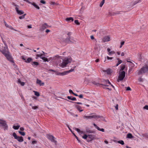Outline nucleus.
<instances>
[{"mask_svg":"<svg viewBox=\"0 0 148 148\" xmlns=\"http://www.w3.org/2000/svg\"><path fill=\"white\" fill-rule=\"evenodd\" d=\"M0 123L3 127L5 130L7 129L8 126L5 121L3 120L0 119Z\"/></svg>","mask_w":148,"mask_h":148,"instance_id":"obj_8","label":"nucleus"},{"mask_svg":"<svg viewBox=\"0 0 148 148\" xmlns=\"http://www.w3.org/2000/svg\"><path fill=\"white\" fill-rule=\"evenodd\" d=\"M75 103L77 104H82V103L79 102H75Z\"/></svg>","mask_w":148,"mask_h":148,"instance_id":"obj_62","label":"nucleus"},{"mask_svg":"<svg viewBox=\"0 0 148 148\" xmlns=\"http://www.w3.org/2000/svg\"><path fill=\"white\" fill-rule=\"evenodd\" d=\"M90 38L92 40H93L95 38L93 36H90Z\"/></svg>","mask_w":148,"mask_h":148,"instance_id":"obj_60","label":"nucleus"},{"mask_svg":"<svg viewBox=\"0 0 148 148\" xmlns=\"http://www.w3.org/2000/svg\"><path fill=\"white\" fill-rule=\"evenodd\" d=\"M70 37L69 36L68 37L66 38H62L61 39L62 42L66 43H68L70 42Z\"/></svg>","mask_w":148,"mask_h":148,"instance_id":"obj_12","label":"nucleus"},{"mask_svg":"<svg viewBox=\"0 0 148 148\" xmlns=\"http://www.w3.org/2000/svg\"><path fill=\"white\" fill-rule=\"evenodd\" d=\"M66 20L67 21L70 22L73 21V18L71 17H67L66 18Z\"/></svg>","mask_w":148,"mask_h":148,"instance_id":"obj_20","label":"nucleus"},{"mask_svg":"<svg viewBox=\"0 0 148 148\" xmlns=\"http://www.w3.org/2000/svg\"><path fill=\"white\" fill-rule=\"evenodd\" d=\"M32 60V59L31 58H27L26 60L25 61V62L26 63H29Z\"/></svg>","mask_w":148,"mask_h":148,"instance_id":"obj_25","label":"nucleus"},{"mask_svg":"<svg viewBox=\"0 0 148 148\" xmlns=\"http://www.w3.org/2000/svg\"><path fill=\"white\" fill-rule=\"evenodd\" d=\"M94 126L98 130L100 131H101L102 132H104V130L103 128H100L96 124H95V123H94L93 124Z\"/></svg>","mask_w":148,"mask_h":148,"instance_id":"obj_18","label":"nucleus"},{"mask_svg":"<svg viewBox=\"0 0 148 148\" xmlns=\"http://www.w3.org/2000/svg\"><path fill=\"white\" fill-rule=\"evenodd\" d=\"M148 71V66H145L143 67L138 72V75H142Z\"/></svg>","mask_w":148,"mask_h":148,"instance_id":"obj_3","label":"nucleus"},{"mask_svg":"<svg viewBox=\"0 0 148 148\" xmlns=\"http://www.w3.org/2000/svg\"><path fill=\"white\" fill-rule=\"evenodd\" d=\"M117 60H118V63L116 65V66H118L122 62V60L119 59V58H117Z\"/></svg>","mask_w":148,"mask_h":148,"instance_id":"obj_24","label":"nucleus"},{"mask_svg":"<svg viewBox=\"0 0 148 148\" xmlns=\"http://www.w3.org/2000/svg\"><path fill=\"white\" fill-rule=\"evenodd\" d=\"M50 31L49 29H47L45 31V32L47 33H48L49 32H50Z\"/></svg>","mask_w":148,"mask_h":148,"instance_id":"obj_64","label":"nucleus"},{"mask_svg":"<svg viewBox=\"0 0 148 148\" xmlns=\"http://www.w3.org/2000/svg\"><path fill=\"white\" fill-rule=\"evenodd\" d=\"M117 143H119L122 145H123L124 144V141L122 140H120L118 141Z\"/></svg>","mask_w":148,"mask_h":148,"instance_id":"obj_33","label":"nucleus"},{"mask_svg":"<svg viewBox=\"0 0 148 148\" xmlns=\"http://www.w3.org/2000/svg\"><path fill=\"white\" fill-rule=\"evenodd\" d=\"M74 70V69H71L69 71H64L62 73L56 72V74L57 75L62 76L66 75L67 73H69L70 72L73 71Z\"/></svg>","mask_w":148,"mask_h":148,"instance_id":"obj_4","label":"nucleus"},{"mask_svg":"<svg viewBox=\"0 0 148 148\" xmlns=\"http://www.w3.org/2000/svg\"><path fill=\"white\" fill-rule=\"evenodd\" d=\"M67 98L71 100L72 101L76 100V98H75V97H73V98H71V97L68 96L67 97Z\"/></svg>","mask_w":148,"mask_h":148,"instance_id":"obj_23","label":"nucleus"},{"mask_svg":"<svg viewBox=\"0 0 148 148\" xmlns=\"http://www.w3.org/2000/svg\"><path fill=\"white\" fill-rule=\"evenodd\" d=\"M20 130H21V131H23V130H24V128L23 127H21L20 128Z\"/></svg>","mask_w":148,"mask_h":148,"instance_id":"obj_63","label":"nucleus"},{"mask_svg":"<svg viewBox=\"0 0 148 148\" xmlns=\"http://www.w3.org/2000/svg\"><path fill=\"white\" fill-rule=\"evenodd\" d=\"M12 4L14 5V6H15L16 7H18V5H16V4H15L14 3H12Z\"/></svg>","mask_w":148,"mask_h":148,"instance_id":"obj_53","label":"nucleus"},{"mask_svg":"<svg viewBox=\"0 0 148 148\" xmlns=\"http://www.w3.org/2000/svg\"><path fill=\"white\" fill-rule=\"evenodd\" d=\"M34 94L35 95L37 96H39L40 94L39 92L36 91H34Z\"/></svg>","mask_w":148,"mask_h":148,"instance_id":"obj_38","label":"nucleus"},{"mask_svg":"<svg viewBox=\"0 0 148 148\" xmlns=\"http://www.w3.org/2000/svg\"><path fill=\"white\" fill-rule=\"evenodd\" d=\"M71 58H66L63 60L62 62L60 64L59 66L62 68H64L66 66L67 64L71 63Z\"/></svg>","mask_w":148,"mask_h":148,"instance_id":"obj_1","label":"nucleus"},{"mask_svg":"<svg viewBox=\"0 0 148 148\" xmlns=\"http://www.w3.org/2000/svg\"><path fill=\"white\" fill-rule=\"evenodd\" d=\"M24 1H25L28 3H29L30 4H31L34 7H35L36 8L38 9H39L40 8L37 5L36 3L34 2H33L32 3L29 2L28 0H23Z\"/></svg>","mask_w":148,"mask_h":148,"instance_id":"obj_10","label":"nucleus"},{"mask_svg":"<svg viewBox=\"0 0 148 148\" xmlns=\"http://www.w3.org/2000/svg\"><path fill=\"white\" fill-rule=\"evenodd\" d=\"M104 83L105 84H103L104 85H102V87H103V88H105V86H109V85H107L108 84H106V83Z\"/></svg>","mask_w":148,"mask_h":148,"instance_id":"obj_46","label":"nucleus"},{"mask_svg":"<svg viewBox=\"0 0 148 148\" xmlns=\"http://www.w3.org/2000/svg\"><path fill=\"white\" fill-rule=\"evenodd\" d=\"M41 58H42L44 62H48L47 58H46L45 57H41Z\"/></svg>","mask_w":148,"mask_h":148,"instance_id":"obj_34","label":"nucleus"},{"mask_svg":"<svg viewBox=\"0 0 148 148\" xmlns=\"http://www.w3.org/2000/svg\"><path fill=\"white\" fill-rule=\"evenodd\" d=\"M104 2H105L104 1V0H102L99 4V6L100 7H102L103 5L104 4Z\"/></svg>","mask_w":148,"mask_h":148,"instance_id":"obj_40","label":"nucleus"},{"mask_svg":"<svg viewBox=\"0 0 148 148\" xmlns=\"http://www.w3.org/2000/svg\"><path fill=\"white\" fill-rule=\"evenodd\" d=\"M115 53V52L113 51H111L110 52L108 53V54L109 55H110L111 54H114Z\"/></svg>","mask_w":148,"mask_h":148,"instance_id":"obj_45","label":"nucleus"},{"mask_svg":"<svg viewBox=\"0 0 148 148\" xmlns=\"http://www.w3.org/2000/svg\"><path fill=\"white\" fill-rule=\"evenodd\" d=\"M72 134L75 136V138H76L77 140H78L79 142L80 143L81 142L80 140L78 138V137L76 135L73 133L72 132Z\"/></svg>","mask_w":148,"mask_h":148,"instance_id":"obj_29","label":"nucleus"},{"mask_svg":"<svg viewBox=\"0 0 148 148\" xmlns=\"http://www.w3.org/2000/svg\"><path fill=\"white\" fill-rule=\"evenodd\" d=\"M50 59L51 60H54V61L56 62V63H58L61 60H60L61 57L58 55H56L55 56L53 57L52 58H50Z\"/></svg>","mask_w":148,"mask_h":148,"instance_id":"obj_6","label":"nucleus"},{"mask_svg":"<svg viewBox=\"0 0 148 148\" xmlns=\"http://www.w3.org/2000/svg\"><path fill=\"white\" fill-rule=\"evenodd\" d=\"M69 92L70 93H72L73 94V93H74L73 91L72 90H69Z\"/></svg>","mask_w":148,"mask_h":148,"instance_id":"obj_59","label":"nucleus"},{"mask_svg":"<svg viewBox=\"0 0 148 148\" xmlns=\"http://www.w3.org/2000/svg\"><path fill=\"white\" fill-rule=\"evenodd\" d=\"M86 132L89 133H91L93 132L92 131L90 130L89 129H86Z\"/></svg>","mask_w":148,"mask_h":148,"instance_id":"obj_27","label":"nucleus"},{"mask_svg":"<svg viewBox=\"0 0 148 148\" xmlns=\"http://www.w3.org/2000/svg\"><path fill=\"white\" fill-rule=\"evenodd\" d=\"M102 40L104 42L109 41L110 40V37L109 36H106L102 38Z\"/></svg>","mask_w":148,"mask_h":148,"instance_id":"obj_13","label":"nucleus"},{"mask_svg":"<svg viewBox=\"0 0 148 148\" xmlns=\"http://www.w3.org/2000/svg\"><path fill=\"white\" fill-rule=\"evenodd\" d=\"M20 84L21 86H23L25 84V83L24 82H21Z\"/></svg>","mask_w":148,"mask_h":148,"instance_id":"obj_55","label":"nucleus"},{"mask_svg":"<svg viewBox=\"0 0 148 148\" xmlns=\"http://www.w3.org/2000/svg\"><path fill=\"white\" fill-rule=\"evenodd\" d=\"M47 137L52 142H54L56 145V144L57 141L55 140V138L53 136L50 134H48L47 135Z\"/></svg>","mask_w":148,"mask_h":148,"instance_id":"obj_7","label":"nucleus"},{"mask_svg":"<svg viewBox=\"0 0 148 148\" xmlns=\"http://www.w3.org/2000/svg\"><path fill=\"white\" fill-rule=\"evenodd\" d=\"M16 10L17 13L19 15L23 14H24V12L22 10H19L18 7H16L15 8Z\"/></svg>","mask_w":148,"mask_h":148,"instance_id":"obj_16","label":"nucleus"},{"mask_svg":"<svg viewBox=\"0 0 148 148\" xmlns=\"http://www.w3.org/2000/svg\"><path fill=\"white\" fill-rule=\"evenodd\" d=\"M143 109L147 110H148V105H146L143 107Z\"/></svg>","mask_w":148,"mask_h":148,"instance_id":"obj_48","label":"nucleus"},{"mask_svg":"<svg viewBox=\"0 0 148 148\" xmlns=\"http://www.w3.org/2000/svg\"><path fill=\"white\" fill-rule=\"evenodd\" d=\"M94 136L92 134H90L88 135V137L90 139V140H92L94 138Z\"/></svg>","mask_w":148,"mask_h":148,"instance_id":"obj_30","label":"nucleus"},{"mask_svg":"<svg viewBox=\"0 0 148 148\" xmlns=\"http://www.w3.org/2000/svg\"><path fill=\"white\" fill-rule=\"evenodd\" d=\"M75 130L77 131V132H80V129H79L78 128H75Z\"/></svg>","mask_w":148,"mask_h":148,"instance_id":"obj_51","label":"nucleus"},{"mask_svg":"<svg viewBox=\"0 0 148 148\" xmlns=\"http://www.w3.org/2000/svg\"><path fill=\"white\" fill-rule=\"evenodd\" d=\"M20 127V125H17V126H13V128L15 130H18L19 129Z\"/></svg>","mask_w":148,"mask_h":148,"instance_id":"obj_36","label":"nucleus"},{"mask_svg":"<svg viewBox=\"0 0 148 148\" xmlns=\"http://www.w3.org/2000/svg\"><path fill=\"white\" fill-rule=\"evenodd\" d=\"M4 48H5V50H3L1 51V53L4 55L5 56L6 55L9 53L8 51V48L7 46L4 47Z\"/></svg>","mask_w":148,"mask_h":148,"instance_id":"obj_14","label":"nucleus"},{"mask_svg":"<svg viewBox=\"0 0 148 148\" xmlns=\"http://www.w3.org/2000/svg\"><path fill=\"white\" fill-rule=\"evenodd\" d=\"M32 108L33 109L35 110L37 108H38V107L37 106H32Z\"/></svg>","mask_w":148,"mask_h":148,"instance_id":"obj_49","label":"nucleus"},{"mask_svg":"<svg viewBox=\"0 0 148 148\" xmlns=\"http://www.w3.org/2000/svg\"><path fill=\"white\" fill-rule=\"evenodd\" d=\"M125 72L124 71L121 72L119 71L118 79H117V81L119 82L120 81L122 80L125 76Z\"/></svg>","mask_w":148,"mask_h":148,"instance_id":"obj_2","label":"nucleus"},{"mask_svg":"<svg viewBox=\"0 0 148 148\" xmlns=\"http://www.w3.org/2000/svg\"><path fill=\"white\" fill-rule=\"evenodd\" d=\"M88 137V136L86 134H84L82 137V138L84 139H86Z\"/></svg>","mask_w":148,"mask_h":148,"instance_id":"obj_47","label":"nucleus"},{"mask_svg":"<svg viewBox=\"0 0 148 148\" xmlns=\"http://www.w3.org/2000/svg\"><path fill=\"white\" fill-rule=\"evenodd\" d=\"M74 23H75L76 24H77L78 25H79L80 24V23L78 22V20H75L74 21Z\"/></svg>","mask_w":148,"mask_h":148,"instance_id":"obj_43","label":"nucleus"},{"mask_svg":"<svg viewBox=\"0 0 148 148\" xmlns=\"http://www.w3.org/2000/svg\"><path fill=\"white\" fill-rule=\"evenodd\" d=\"M126 90H131V89L129 87H128L126 88Z\"/></svg>","mask_w":148,"mask_h":148,"instance_id":"obj_52","label":"nucleus"},{"mask_svg":"<svg viewBox=\"0 0 148 148\" xmlns=\"http://www.w3.org/2000/svg\"><path fill=\"white\" fill-rule=\"evenodd\" d=\"M83 118L86 119H89V116L84 115L83 116Z\"/></svg>","mask_w":148,"mask_h":148,"instance_id":"obj_44","label":"nucleus"},{"mask_svg":"<svg viewBox=\"0 0 148 148\" xmlns=\"http://www.w3.org/2000/svg\"><path fill=\"white\" fill-rule=\"evenodd\" d=\"M50 3L51 5H59V4L58 3H55L53 1H51Z\"/></svg>","mask_w":148,"mask_h":148,"instance_id":"obj_35","label":"nucleus"},{"mask_svg":"<svg viewBox=\"0 0 148 148\" xmlns=\"http://www.w3.org/2000/svg\"><path fill=\"white\" fill-rule=\"evenodd\" d=\"M26 15V14H23V15L19 16V18L21 19L24 18H25V16Z\"/></svg>","mask_w":148,"mask_h":148,"instance_id":"obj_39","label":"nucleus"},{"mask_svg":"<svg viewBox=\"0 0 148 148\" xmlns=\"http://www.w3.org/2000/svg\"><path fill=\"white\" fill-rule=\"evenodd\" d=\"M124 43H125L124 41H122L121 43V45H123L124 44Z\"/></svg>","mask_w":148,"mask_h":148,"instance_id":"obj_61","label":"nucleus"},{"mask_svg":"<svg viewBox=\"0 0 148 148\" xmlns=\"http://www.w3.org/2000/svg\"><path fill=\"white\" fill-rule=\"evenodd\" d=\"M127 137L129 138H131L133 137V136L131 134L129 133L127 135Z\"/></svg>","mask_w":148,"mask_h":148,"instance_id":"obj_37","label":"nucleus"},{"mask_svg":"<svg viewBox=\"0 0 148 148\" xmlns=\"http://www.w3.org/2000/svg\"><path fill=\"white\" fill-rule=\"evenodd\" d=\"M107 73L108 74H110L112 73L111 70L110 69H108L106 71Z\"/></svg>","mask_w":148,"mask_h":148,"instance_id":"obj_28","label":"nucleus"},{"mask_svg":"<svg viewBox=\"0 0 148 148\" xmlns=\"http://www.w3.org/2000/svg\"><path fill=\"white\" fill-rule=\"evenodd\" d=\"M18 132L21 135L24 136L25 135V132H21L20 131H19Z\"/></svg>","mask_w":148,"mask_h":148,"instance_id":"obj_41","label":"nucleus"},{"mask_svg":"<svg viewBox=\"0 0 148 148\" xmlns=\"http://www.w3.org/2000/svg\"><path fill=\"white\" fill-rule=\"evenodd\" d=\"M125 67V64H121V69L119 71H123Z\"/></svg>","mask_w":148,"mask_h":148,"instance_id":"obj_26","label":"nucleus"},{"mask_svg":"<svg viewBox=\"0 0 148 148\" xmlns=\"http://www.w3.org/2000/svg\"><path fill=\"white\" fill-rule=\"evenodd\" d=\"M75 108L80 112H81L83 110H81V109L82 108V107L80 106H79L76 105L75 106Z\"/></svg>","mask_w":148,"mask_h":148,"instance_id":"obj_22","label":"nucleus"},{"mask_svg":"<svg viewBox=\"0 0 148 148\" xmlns=\"http://www.w3.org/2000/svg\"><path fill=\"white\" fill-rule=\"evenodd\" d=\"M92 83L93 84L97 86H100L101 85H104L103 84H100L95 81H93Z\"/></svg>","mask_w":148,"mask_h":148,"instance_id":"obj_21","label":"nucleus"},{"mask_svg":"<svg viewBox=\"0 0 148 148\" xmlns=\"http://www.w3.org/2000/svg\"><path fill=\"white\" fill-rule=\"evenodd\" d=\"M107 58L108 60H110H110L112 59L113 58L112 57H110L108 56L107 57Z\"/></svg>","mask_w":148,"mask_h":148,"instance_id":"obj_54","label":"nucleus"},{"mask_svg":"<svg viewBox=\"0 0 148 148\" xmlns=\"http://www.w3.org/2000/svg\"><path fill=\"white\" fill-rule=\"evenodd\" d=\"M39 64L38 63L36 62H32V65H34L37 66Z\"/></svg>","mask_w":148,"mask_h":148,"instance_id":"obj_31","label":"nucleus"},{"mask_svg":"<svg viewBox=\"0 0 148 148\" xmlns=\"http://www.w3.org/2000/svg\"><path fill=\"white\" fill-rule=\"evenodd\" d=\"M5 56L8 60L10 61V62L12 63H14V61L12 57L9 53L6 55Z\"/></svg>","mask_w":148,"mask_h":148,"instance_id":"obj_11","label":"nucleus"},{"mask_svg":"<svg viewBox=\"0 0 148 148\" xmlns=\"http://www.w3.org/2000/svg\"><path fill=\"white\" fill-rule=\"evenodd\" d=\"M40 2L42 4H45L46 3L45 1L43 0H41L40 1Z\"/></svg>","mask_w":148,"mask_h":148,"instance_id":"obj_50","label":"nucleus"},{"mask_svg":"<svg viewBox=\"0 0 148 148\" xmlns=\"http://www.w3.org/2000/svg\"><path fill=\"white\" fill-rule=\"evenodd\" d=\"M36 56L38 57H40V58L41 57V55H40V54H38L36 55Z\"/></svg>","mask_w":148,"mask_h":148,"instance_id":"obj_58","label":"nucleus"},{"mask_svg":"<svg viewBox=\"0 0 148 148\" xmlns=\"http://www.w3.org/2000/svg\"><path fill=\"white\" fill-rule=\"evenodd\" d=\"M95 114H94V113L90 114V115H92V114H93V115L89 116V119H96L97 118H101L102 117V116H100L96 115H95Z\"/></svg>","mask_w":148,"mask_h":148,"instance_id":"obj_9","label":"nucleus"},{"mask_svg":"<svg viewBox=\"0 0 148 148\" xmlns=\"http://www.w3.org/2000/svg\"><path fill=\"white\" fill-rule=\"evenodd\" d=\"M79 98H83V96L81 94L79 96Z\"/></svg>","mask_w":148,"mask_h":148,"instance_id":"obj_56","label":"nucleus"},{"mask_svg":"<svg viewBox=\"0 0 148 148\" xmlns=\"http://www.w3.org/2000/svg\"><path fill=\"white\" fill-rule=\"evenodd\" d=\"M118 104H116V106H115V109L116 110H117L118 109Z\"/></svg>","mask_w":148,"mask_h":148,"instance_id":"obj_57","label":"nucleus"},{"mask_svg":"<svg viewBox=\"0 0 148 148\" xmlns=\"http://www.w3.org/2000/svg\"><path fill=\"white\" fill-rule=\"evenodd\" d=\"M4 23H5V26L6 27H8L11 29L15 31H17L19 32V31L16 30V29H14L12 26L9 25L7 24L6 23V22L5 21H4Z\"/></svg>","mask_w":148,"mask_h":148,"instance_id":"obj_17","label":"nucleus"},{"mask_svg":"<svg viewBox=\"0 0 148 148\" xmlns=\"http://www.w3.org/2000/svg\"><path fill=\"white\" fill-rule=\"evenodd\" d=\"M48 27V26L47 24L46 23H45L42 25L41 27L40 28V29L41 31H43L47 27Z\"/></svg>","mask_w":148,"mask_h":148,"instance_id":"obj_15","label":"nucleus"},{"mask_svg":"<svg viewBox=\"0 0 148 148\" xmlns=\"http://www.w3.org/2000/svg\"><path fill=\"white\" fill-rule=\"evenodd\" d=\"M13 136L14 138L16 139L18 142H22L23 141V137L21 136H17L15 132L13 133Z\"/></svg>","mask_w":148,"mask_h":148,"instance_id":"obj_5","label":"nucleus"},{"mask_svg":"<svg viewBox=\"0 0 148 148\" xmlns=\"http://www.w3.org/2000/svg\"><path fill=\"white\" fill-rule=\"evenodd\" d=\"M37 84H38L40 86H43L44 84V83L42 82L41 80L37 79L36 81Z\"/></svg>","mask_w":148,"mask_h":148,"instance_id":"obj_19","label":"nucleus"},{"mask_svg":"<svg viewBox=\"0 0 148 148\" xmlns=\"http://www.w3.org/2000/svg\"><path fill=\"white\" fill-rule=\"evenodd\" d=\"M138 81L140 82H143V79L141 77H140L138 79Z\"/></svg>","mask_w":148,"mask_h":148,"instance_id":"obj_42","label":"nucleus"},{"mask_svg":"<svg viewBox=\"0 0 148 148\" xmlns=\"http://www.w3.org/2000/svg\"><path fill=\"white\" fill-rule=\"evenodd\" d=\"M103 82L105 83H105L106 84H109L111 85V83L109 82V81L108 80H103Z\"/></svg>","mask_w":148,"mask_h":148,"instance_id":"obj_32","label":"nucleus"}]
</instances>
